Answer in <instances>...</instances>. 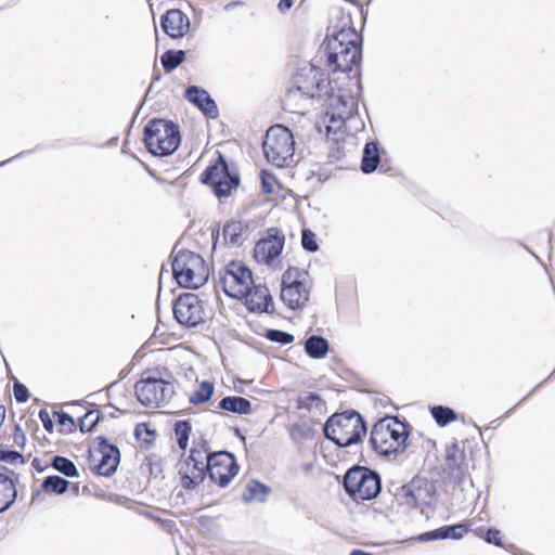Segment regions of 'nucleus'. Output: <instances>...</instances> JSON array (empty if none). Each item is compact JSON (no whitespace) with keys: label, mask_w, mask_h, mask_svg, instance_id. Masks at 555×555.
I'll list each match as a JSON object with an SVG mask.
<instances>
[{"label":"nucleus","mask_w":555,"mask_h":555,"mask_svg":"<svg viewBox=\"0 0 555 555\" xmlns=\"http://www.w3.org/2000/svg\"><path fill=\"white\" fill-rule=\"evenodd\" d=\"M318 99L324 102L326 107L324 121L334 124L340 129L354 109V101L351 96L341 94L332 87L328 75L320 67L310 65L300 68L294 77V86L289 88L283 98V108L293 114H304L305 101Z\"/></svg>","instance_id":"obj_1"},{"label":"nucleus","mask_w":555,"mask_h":555,"mask_svg":"<svg viewBox=\"0 0 555 555\" xmlns=\"http://www.w3.org/2000/svg\"><path fill=\"white\" fill-rule=\"evenodd\" d=\"M323 431L337 447L347 448L362 441L366 435V424L359 412L349 410L331 415Z\"/></svg>","instance_id":"obj_2"},{"label":"nucleus","mask_w":555,"mask_h":555,"mask_svg":"<svg viewBox=\"0 0 555 555\" xmlns=\"http://www.w3.org/2000/svg\"><path fill=\"white\" fill-rule=\"evenodd\" d=\"M312 287L307 270L288 267L282 274L280 299L289 310H302L309 305Z\"/></svg>","instance_id":"obj_3"},{"label":"nucleus","mask_w":555,"mask_h":555,"mask_svg":"<svg viewBox=\"0 0 555 555\" xmlns=\"http://www.w3.org/2000/svg\"><path fill=\"white\" fill-rule=\"evenodd\" d=\"M409 436V424L387 415L372 426L370 442L374 451H403Z\"/></svg>","instance_id":"obj_4"},{"label":"nucleus","mask_w":555,"mask_h":555,"mask_svg":"<svg viewBox=\"0 0 555 555\" xmlns=\"http://www.w3.org/2000/svg\"><path fill=\"white\" fill-rule=\"evenodd\" d=\"M181 141L179 127L166 119H152L144 127L143 142L146 150L155 156L172 154Z\"/></svg>","instance_id":"obj_5"},{"label":"nucleus","mask_w":555,"mask_h":555,"mask_svg":"<svg viewBox=\"0 0 555 555\" xmlns=\"http://www.w3.org/2000/svg\"><path fill=\"white\" fill-rule=\"evenodd\" d=\"M177 283L184 288H198L209 278V268L202 256L190 250H180L172 261Z\"/></svg>","instance_id":"obj_6"},{"label":"nucleus","mask_w":555,"mask_h":555,"mask_svg":"<svg viewBox=\"0 0 555 555\" xmlns=\"http://www.w3.org/2000/svg\"><path fill=\"white\" fill-rule=\"evenodd\" d=\"M346 493L353 501H370L375 499L382 491L379 475L364 466L349 468L343 481Z\"/></svg>","instance_id":"obj_7"},{"label":"nucleus","mask_w":555,"mask_h":555,"mask_svg":"<svg viewBox=\"0 0 555 555\" xmlns=\"http://www.w3.org/2000/svg\"><path fill=\"white\" fill-rule=\"evenodd\" d=\"M262 149L268 162L278 167H284L294 156V135L285 126H271L267 130Z\"/></svg>","instance_id":"obj_8"},{"label":"nucleus","mask_w":555,"mask_h":555,"mask_svg":"<svg viewBox=\"0 0 555 555\" xmlns=\"http://www.w3.org/2000/svg\"><path fill=\"white\" fill-rule=\"evenodd\" d=\"M220 284L225 295L242 300L254 284L251 270L243 261L232 260L220 272Z\"/></svg>","instance_id":"obj_9"},{"label":"nucleus","mask_w":555,"mask_h":555,"mask_svg":"<svg viewBox=\"0 0 555 555\" xmlns=\"http://www.w3.org/2000/svg\"><path fill=\"white\" fill-rule=\"evenodd\" d=\"M203 453H181L176 468L180 486L194 491L207 477V463Z\"/></svg>","instance_id":"obj_10"},{"label":"nucleus","mask_w":555,"mask_h":555,"mask_svg":"<svg viewBox=\"0 0 555 555\" xmlns=\"http://www.w3.org/2000/svg\"><path fill=\"white\" fill-rule=\"evenodd\" d=\"M135 395L146 408H159L168 402L173 393V385L163 378L143 377L137 382Z\"/></svg>","instance_id":"obj_11"},{"label":"nucleus","mask_w":555,"mask_h":555,"mask_svg":"<svg viewBox=\"0 0 555 555\" xmlns=\"http://www.w3.org/2000/svg\"><path fill=\"white\" fill-rule=\"evenodd\" d=\"M202 182L211 188L218 197L230 195L237 188L240 179L236 173H231L227 162L219 155L216 162L208 166L202 175Z\"/></svg>","instance_id":"obj_12"},{"label":"nucleus","mask_w":555,"mask_h":555,"mask_svg":"<svg viewBox=\"0 0 555 555\" xmlns=\"http://www.w3.org/2000/svg\"><path fill=\"white\" fill-rule=\"evenodd\" d=\"M207 477L211 482L224 488L237 475L240 466L234 453H205Z\"/></svg>","instance_id":"obj_13"},{"label":"nucleus","mask_w":555,"mask_h":555,"mask_svg":"<svg viewBox=\"0 0 555 555\" xmlns=\"http://www.w3.org/2000/svg\"><path fill=\"white\" fill-rule=\"evenodd\" d=\"M325 50L327 66L333 72H350L361 60V49H350L337 39H327Z\"/></svg>","instance_id":"obj_14"},{"label":"nucleus","mask_w":555,"mask_h":555,"mask_svg":"<svg viewBox=\"0 0 555 555\" xmlns=\"http://www.w3.org/2000/svg\"><path fill=\"white\" fill-rule=\"evenodd\" d=\"M435 486L426 479H412L400 488L397 498L410 507L431 506L435 501Z\"/></svg>","instance_id":"obj_15"},{"label":"nucleus","mask_w":555,"mask_h":555,"mask_svg":"<svg viewBox=\"0 0 555 555\" xmlns=\"http://www.w3.org/2000/svg\"><path fill=\"white\" fill-rule=\"evenodd\" d=\"M176 320L186 327H194L205 320V310L197 295L186 293L180 295L173 306Z\"/></svg>","instance_id":"obj_16"},{"label":"nucleus","mask_w":555,"mask_h":555,"mask_svg":"<svg viewBox=\"0 0 555 555\" xmlns=\"http://www.w3.org/2000/svg\"><path fill=\"white\" fill-rule=\"evenodd\" d=\"M284 243L285 237L276 228L268 229L267 235L255 245V260L258 263L273 266L282 254Z\"/></svg>","instance_id":"obj_17"},{"label":"nucleus","mask_w":555,"mask_h":555,"mask_svg":"<svg viewBox=\"0 0 555 555\" xmlns=\"http://www.w3.org/2000/svg\"><path fill=\"white\" fill-rule=\"evenodd\" d=\"M427 453L426 462L430 463L433 460L441 461V473L446 474L454 483H462L468 473V464L466 463L465 453ZM440 474V472H438Z\"/></svg>","instance_id":"obj_18"},{"label":"nucleus","mask_w":555,"mask_h":555,"mask_svg":"<svg viewBox=\"0 0 555 555\" xmlns=\"http://www.w3.org/2000/svg\"><path fill=\"white\" fill-rule=\"evenodd\" d=\"M242 299H244V305L251 312H273V298L266 285L253 284L247 291V294L242 296Z\"/></svg>","instance_id":"obj_19"},{"label":"nucleus","mask_w":555,"mask_h":555,"mask_svg":"<svg viewBox=\"0 0 555 555\" xmlns=\"http://www.w3.org/2000/svg\"><path fill=\"white\" fill-rule=\"evenodd\" d=\"M164 33L172 39L184 37L190 30V18L179 9L168 10L160 17Z\"/></svg>","instance_id":"obj_20"},{"label":"nucleus","mask_w":555,"mask_h":555,"mask_svg":"<svg viewBox=\"0 0 555 555\" xmlns=\"http://www.w3.org/2000/svg\"><path fill=\"white\" fill-rule=\"evenodd\" d=\"M468 530L469 528L467 525L457 522L423 532L416 538V540L422 543L446 539L460 540L468 532Z\"/></svg>","instance_id":"obj_21"},{"label":"nucleus","mask_w":555,"mask_h":555,"mask_svg":"<svg viewBox=\"0 0 555 555\" xmlns=\"http://www.w3.org/2000/svg\"><path fill=\"white\" fill-rule=\"evenodd\" d=\"M215 384L211 380H198L195 379L192 388L185 390L189 404L192 408H198L208 403L215 395Z\"/></svg>","instance_id":"obj_22"},{"label":"nucleus","mask_w":555,"mask_h":555,"mask_svg":"<svg viewBox=\"0 0 555 555\" xmlns=\"http://www.w3.org/2000/svg\"><path fill=\"white\" fill-rule=\"evenodd\" d=\"M185 98L196 105L206 116L211 118L218 116V107L207 91L192 86L186 89Z\"/></svg>","instance_id":"obj_23"},{"label":"nucleus","mask_w":555,"mask_h":555,"mask_svg":"<svg viewBox=\"0 0 555 555\" xmlns=\"http://www.w3.org/2000/svg\"><path fill=\"white\" fill-rule=\"evenodd\" d=\"M296 408L313 415H324L326 413V402L314 392H302L296 400Z\"/></svg>","instance_id":"obj_24"},{"label":"nucleus","mask_w":555,"mask_h":555,"mask_svg":"<svg viewBox=\"0 0 555 555\" xmlns=\"http://www.w3.org/2000/svg\"><path fill=\"white\" fill-rule=\"evenodd\" d=\"M271 493V488L256 479H251L247 482L242 499L246 503L259 502L264 503Z\"/></svg>","instance_id":"obj_25"},{"label":"nucleus","mask_w":555,"mask_h":555,"mask_svg":"<svg viewBox=\"0 0 555 555\" xmlns=\"http://www.w3.org/2000/svg\"><path fill=\"white\" fill-rule=\"evenodd\" d=\"M8 474L13 475V472L0 473V496L4 500L1 508L4 511H8L17 498L15 481Z\"/></svg>","instance_id":"obj_26"},{"label":"nucleus","mask_w":555,"mask_h":555,"mask_svg":"<svg viewBox=\"0 0 555 555\" xmlns=\"http://www.w3.org/2000/svg\"><path fill=\"white\" fill-rule=\"evenodd\" d=\"M101 459L91 466V470L99 476L111 477L118 468L120 453H100Z\"/></svg>","instance_id":"obj_27"},{"label":"nucleus","mask_w":555,"mask_h":555,"mask_svg":"<svg viewBox=\"0 0 555 555\" xmlns=\"http://www.w3.org/2000/svg\"><path fill=\"white\" fill-rule=\"evenodd\" d=\"M218 408L236 414H249L251 412L250 401L238 396H229L223 398L219 402Z\"/></svg>","instance_id":"obj_28"},{"label":"nucleus","mask_w":555,"mask_h":555,"mask_svg":"<svg viewBox=\"0 0 555 555\" xmlns=\"http://www.w3.org/2000/svg\"><path fill=\"white\" fill-rule=\"evenodd\" d=\"M134 437L140 449H152L155 447L157 433L149 423H139L134 428Z\"/></svg>","instance_id":"obj_29"},{"label":"nucleus","mask_w":555,"mask_h":555,"mask_svg":"<svg viewBox=\"0 0 555 555\" xmlns=\"http://www.w3.org/2000/svg\"><path fill=\"white\" fill-rule=\"evenodd\" d=\"M248 227L241 220H231L223 227L222 235L229 244H241Z\"/></svg>","instance_id":"obj_30"},{"label":"nucleus","mask_w":555,"mask_h":555,"mask_svg":"<svg viewBox=\"0 0 555 555\" xmlns=\"http://www.w3.org/2000/svg\"><path fill=\"white\" fill-rule=\"evenodd\" d=\"M305 350L313 359L323 358L328 351V343L321 336H310L305 343Z\"/></svg>","instance_id":"obj_31"},{"label":"nucleus","mask_w":555,"mask_h":555,"mask_svg":"<svg viewBox=\"0 0 555 555\" xmlns=\"http://www.w3.org/2000/svg\"><path fill=\"white\" fill-rule=\"evenodd\" d=\"M327 39H337L346 43L350 49H361V36L353 27H341Z\"/></svg>","instance_id":"obj_32"},{"label":"nucleus","mask_w":555,"mask_h":555,"mask_svg":"<svg viewBox=\"0 0 555 555\" xmlns=\"http://www.w3.org/2000/svg\"><path fill=\"white\" fill-rule=\"evenodd\" d=\"M379 163L377 145L373 142L366 143L361 163V169L365 173L373 172Z\"/></svg>","instance_id":"obj_33"},{"label":"nucleus","mask_w":555,"mask_h":555,"mask_svg":"<svg viewBox=\"0 0 555 555\" xmlns=\"http://www.w3.org/2000/svg\"><path fill=\"white\" fill-rule=\"evenodd\" d=\"M69 487V481L59 475L47 476L41 483V489L47 493L64 494Z\"/></svg>","instance_id":"obj_34"},{"label":"nucleus","mask_w":555,"mask_h":555,"mask_svg":"<svg viewBox=\"0 0 555 555\" xmlns=\"http://www.w3.org/2000/svg\"><path fill=\"white\" fill-rule=\"evenodd\" d=\"M49 465L67 478L78 477L79 475L75 463L65 456L56 455L52 457Z\"/></svg>","instance_id":"obj_35"},{"label":"nucleus","mask_w":555,"mask_h":555,"mask_svg":"<svg viewBox=\"0 0 555 555\" xmlns=\"http://www.w3.org/2000/svg\"><path fill=\"white\" fill-rule=\"evenodd\" d=\"M481 442V431L478 428H473L461 441L454 443V448L459 451H474L480 449Z\"/></svg>","instance_id":"obj_36"},{"label":"nucleus","mask_w":555,"mask_h":555,"mask_svg":"<svg viewBox=\"0 0 555 555\" xmlns=\"http://www.w3.org/2000/svg\"><path fill=\"white\" fill-rule=\"evenodd\" d=\"M185 60V52L182 50H168L160 56V63L166 73L172 72Z\"/></svg>","instance_id":"obj_37"},{"label":"nucleus","mask_w":555,"mask_h":555,"mask_svg":"<svg viewBox=\"0 0 555 555\" xmlns=\"http://www.w3.org/2000/svg\"><path fill=\"white\" fill-rule=\"evenodd\" d=\"M192 433V425L189 421H178L173 427L175 440L181 450H185L189 446V438Z\"/></svg>","instance_id":"obj_38"},{"label":"nucleus","mask_w":555,"mask_h":555,"mask_svg":"<svg viewBox=\"0 0 555 555\" xmlns=\"http://www.w3.org/2000/svg\"><path fill=\"white\" fill-rule=\"evenodd\" d=\"M475 532L480 539H482L488 544H492L499 547L504 546L502 541V532L494 527H479L476 529Z\"/></svg>","instance_id":"obj_39"},{"label":"nucleus","mask_w":555,"mask_h":555,"mask_svg":"<svg viewBox=\"0 0 555 555\" xmlns=\"http://www.w3.org/2000/svg\"><path fill=\"white\" fill-rule=\"evenodd\" d=\"M314 435L315 430L310 424L306 422L294 424L291 428V436L297 442L312 439Z\"/></svg>","instance_id":"obj_40"},{"label":"nucleus","mask_w":555,"mask_h":555,"mask_svg":"<svg viewBox=\"0 0 555 555\" xmlns=\"http://www.w3.org/2000/svg\"><path fill=\"white\" fill-rule=\"evenodd\" d=\"M430 411L436 423L440 426H446L456 420V413L450 408L437 405L433 406Z\"/></svg>","instance_id":"obj_41"},{"label":"nucleus","mask_w":555,"mask_h":555,"mask_svg":"<svg viewBox=\"0 0 555 555\" xmlns=\"http://www.w3.org/2000/svg\"><path fill=\"white\" fill-rule=\"evenodd\" d=\"M261 191L264 194H278L281 190V184L273 173L268 170H261Z\"/></svg>","instance_id":"obj_42"},{"label":"nucleus","mask_w":555,"mask_h":555,"mask_svg":"<svg viewBox=\"0 0 555 555\" xmlns=\"http://www.w3.org/2000/svg\"><path fill=\"white\" fill-rule=\"evenodd\" d=\"M101 420V413L98 410L88 411L79 420V427L81 431H91L93 430Z\"/></svg>","instance_id":"obj_43"},{"label":"nucleus","mask_w":555,"mask_h":555,"mask_svg":"<svg viewBox=\"0 0 555 555\" xmlns=\"http://www.w3.org/2000/svg\"><path fill=\"white\" fill-rule=\"evenodd\" d=\"M9 439H12V443L9 444L11 448H25L26 446V435L22 429L21 425L15 424L12 428V433L9 435Z\"/></svg>","instance_id":"obj_44"},{"label":"nucleus","mask_w":555,"mask_h":555,"mask_svg":"<svg viewBox=\"0 0 555 555\" xmlns=\"http://www.w3.org/2000/svg\"><path fill=\"white\" fill-rule=\"evenodd\" d=\"M89 451H119L118 448L109 442L104 436H96L93 438Z\"/></svg>","instance_id":"obj_45"},{"label":"nucleus","mask_w":555,"mask_h":555,"mask_svg":"<svg viewBox=\"0 0 555 555\" xmlns=\"http://www.w3.org/2000/svg\"><path fill=\"white\" fill-rule=\"evenodd\" d=\"M266 337L271 341L280 343L282 345L291 344L294 340V336L292 334L280 330H268Z\"/></svg>","instance_id":"obj_46"},{"label":"nucleus","mask_w":555,"mask_h":555,"mask_svg":"<svg viewBox=\"0 0 555 555\" xmlns=\"http://www.w3.org/2000/svg\"><path fill=\"white\" fill-rule=\"evenodd\" d=\"M301 244L302 247L308 251H317L319 248V245L317 243L315 234L309 230L304 229L301 234Z\"/></svg>","instance_id":"obj_47"},{"label":"nucleus","mask_w":555,"mask_h":555,"mask_svg":"<svg viewBox=\"0 0 555 555\" xmlns=\"http://www.w3.org/2000/svg\"><path fill=\"white\" fill-rule=\"evenodd\" d=\"M30 455L31 453H27L26 456L24 453H0V461L11 465L24 464Z\"/></svg>","instance_id":"obj_48"},{"label":"nucleus","mask_w":555,"mask_h":555,"mask_svg":"<svg viewBox=\"0 0 555 555\" xmlns=\"http://www.w3.org/2000/svg\"><path fill=\"white\" fill-rule=\"evenodd\" d=\"M14 398L17 402L24 403L29 399V392L25 385L16 382L13 386Z\"/></svg>","instance_id":"obj_49"},{"label":"nucleus","mask_w":555,"mask_h":555,"mask_svg":"<svg viewBox=\"0 0 555 555\" xmlns=\"http://www.w3.org/2000/svg\"><path fill=\"white\" fill-rule=\"evenodd\" d=\"M412 440H415L414 447H420L424 451H431L436 448V442L433 439L424 438L423 434H418L417 437H413Z\"/></svg>","instance_id":"obj_50"},{"label":"nucleus","mask_w":555,"mask_h":555,"mask_svg":"<svg viewBox=\"0 0 555 555\" xmlns=\"http://www.w3.org/2000/svg\"><path fill=\"white\" fill-rule=\"evenodd\" d=\"M39 418L43 425V427L48 430V431H52V428H53V421L50 416V413L47 411V410H40L39 411Z\"/></svg>","instance_id":"obj_51"},{"label":"nucleus","mask_w":555,"mask_h":555,"mask_svg":"<svg viewBox=\"0 0 555 555\" xmlns=\"http://www.w3.org/2000/svg\"><path fill=\"white\" fill-rule=\"evenodd\" d=\"M54 415L57 417V421L61 426L68 427V428L74 426V421L68 414L63 413V412L62 413L55 412Z\"/></svg>","instance_id":"obj_52"},{"label":"nucleus","mask_w":555,"mask_h":555,"mask_svg":"<svg viewBox=\"0 0 555 555\" xmlns=\"http://www.w3.org/2000/svg\"><path fill=\"white\" fill-rule=\"evenodd\" d=\"M31 465L38 472V473H42L44 472L48 467H51L49 465V463H44L42 464L41 461L37 457H35L31 462Z\"/></svg>","instance_id":"obj_53"},{"label":"nucleus","mask_w":555,"mask_h":555,"mask_svg":"<svg viewBox=\"0 0 555 555\" xmlns=\"http://www.w3.org/2000/svg\"><path fill=\"white\" fill-rule=\"evenodd\" d=\"M293 7V0H280L279 4H278V9L281 11V12H286L287 10H289L291 8Z\"/></svg>","instance_id":"obj_54"},{"label":"nucleus","mask_w":555,"mask_h":555,"mask_svg":"<svg viewBox=\"0 0 555 555\" xmlns=\"http://www.w3.org/2000/svg\"><path fill=\"white\" fill-rule=\"evenodd\" d=\"M349 555H373L372 553L362 551V550H353Z\"/></svg>","instance_id":"obj_55"},{"label":"nucleus","mask_w":555,"mask_h":555,"mask_svg":"<svg viewBox=\"0 0 555 555\" xmlns=\"http://www.w3.org/2000/svg\"><path fill=\"white\" fill-rule=\"evenodd\" d=\"M72 490H73V492H74L75 494H78V493H79V485H78V483H75V485L73 486Z\"/></svg>","instance_id":"obj_56"},{"label":"nucleus","mask_w":555,"mask_h":555,"mask_svg":"<svg viewBox=\"0 0 555 555\" xmlns=\"http://www.w3.org/2000/svg\"><path fill=\"white\" fill-rule=\"evenodd\" d=\"M379 455L384 456V457H389L390 455L392 454H397V453H386V452H383V453H378Z\"/></svg>","instance_id":"obj_57"},{"label":"nucleus","mask_w":555,"mask_h":555,"mask_svg":"<svg viewBox=\"0 0 555 555\" xmlns=\"http://www.w3.org/2000/svg\"><path fill=\"white\" fill-rule=\"evenodd\" d=\"M331 131H332V126L331 125L326 126V134H330Z\"/></svg>","instance_id":"obj_58"},{"label":"nucleus","mask_w":555,"mask_h":555,"mask_svg":"<svg viewBox=\"0 0 555 555\" xmlns=\"http://www.w3.org/2000/svg\"><path fill=\"white\" fill-rule=\"evenodd\" d=\"M88 454L90 455V457H92V459L94 457V453L93 452H90Z\"/></svg>","instance_id":"obj_59"},{"label":"nucleus","mask_w":555,"mask_h":555,"mask_svg":"<svg viewBox=\"0 0 555 555\" xmlns=\"http://www.w3.org/2000/svg\"><path fill=\"white\" fill-rule=\"evenodd\" d=\"M3 501L4 500L0 496V505H2Z\"/></svg>","instance_id":"obj_60"}]
</instances>
